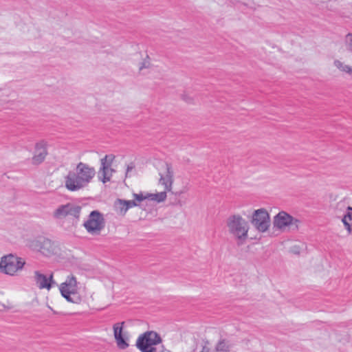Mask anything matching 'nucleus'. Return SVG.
<instances>
[{
    "instance_id": "9b49d317",
    "label": "nucleus",
    "mask_w": 352,
    "mask_h": 352,
    "mask_svg": "<svg viewBox=\"0 0 352 352\" xmlns=\"http://www.w3.org/2000/svg\"><path fill=\"white\" fill-rule=\"evenodd\" d=\"M34 281L39 289H50L54 283L53 276L51 274L49 277L41 274L39 271L34 272Z\"/></svg>"
},
{
    "instance_id": "4be33fe9",
    "label": "nucleus",
    "mask_w": 352,
    "mask_h": 352,
    "mask_svg": "<svg viewBox=\"0 0 352 352\" xmlns=\"http://www.w3.org/2000/svg\"><path fill=\"white\" fill-rule=\"evenodd\" d=\"M335 65L341 71L344 72L348 74L352 73V67L347 65H344L343 63L340 60H335Z\"/></svg>"
},
{
    "instance_id": "412c9836",
    "label": "nucleus",
    "mask_w": 352,
    "mask_h": 352,
    "mask_svg": "<svg viewBox=\"0 0 352 352\" xmlns=\"http://www.w3.org/2000/svg\"><path fill=\"white\" fill-rule=\"evenodd\" d=\"M118 202L119 205L125 206L124 212H126L129 208L138 206V203L135 200H124L118 199Z\"/></svg>"
},
{
    "instance_id": "a878e982",
    "label": "nucleus",
    "mask_w": 352,
    "mask_h": 352,
    "mask_svg": "<svg viewBox=\"0 0 352 352\" xmlns=\"http://www.w3.org/2000/svg\"><path fill=\"white\" fill-rule=\"evenodd\" d=\"M183 99L186 101L187 102H190V98H186L185 96H183Z\"/></svg>"
},
{
    "instance_id": "f257e3e1",
    "label": "nucleus",
    "mask_w": 352,
    "mask_h": 352,
    "mask_svg": "<svg viewBox=\"0 0 352 352\" xmlns=\"http://www.w3.org/2000/svg\"><path fill=\"white\" fill-rule=\"evenodd\" d=\"M95 174L94 168L80 162L76 166V171H69L65 177V188L71 192L84 188L91 182Z\"/></svg>"
},
{
    "instance_id": "dca6fc26",
    "label": "nucleus",
    "mask_w": 352,
    "mask_h": 352,
    "mask_svg": "<svg viewBox=\"0 0 352 352\" xmlns=\"http://www.w3.org/2000/svg\"><path fill=\"white\" fill-rule=\"evenodd\" d=\"M60 291L63 297H64L68 302L78 304L80 302V298L76 295L77 292L60 288Z\"/></svg>"
},
{
    "instance_id": "4468645a",
    "label": "nucleus",
    "mask_w": 352,
    "mask_h": 352,
    "mask_svg": "<svg viewBox=\"0 0 352 352\" xmlns=\"http://www.w3.org/2000/svg\"><path fill=\"white\" fill-rule=\"evenodd\" d=\"M173 172L171 171V167L169 164H166V175L163 176L160 175V182L164 186L166 190L170 191L173 184Z\"/></svg>"
},
{
    "instance_id": "6ab92c4d",
    "label": "nucleus",
    "mask_w": 352,
    "mask_h": 352,
    "mask_svg": "<svg viewBox=\"0 0 352 352\" xmlns=\"http://www.w3.org/2000/svg\"><path fill=\"white\" fill-rule=\"evenodd\" d=\"M231 344L229 341L221 339L220 340L215 346L217 352H230Z\"/></svg>"
},
{
    "instance_id": "cd10ccee",
    "label": "nucleus",
    "mask_w": 352,
    "mask_h": 352,
    "mask_svg": "<svg viewBox=\"0 0 352 352\" xmlns=\"http://www.w3.org/2000/svg\"><path fill=\"white\" fill-rule=\"evenodd\" d=\"M143 67H146V65L144 63L142 64V66L140 67V69H142Z\"/></svg>"
},
{
    "instance_id": "bb28decb",
    "label": "nucleus",
    "mask_w": 352,
    "mask_h": 352,
    "mask_svg": "<svg viewBox=\"0 0 352 352\" xmlns=\"http://www.w3.org/2000/svg\"><path fill=\"white\" fill-rule=\"evenodd\" d=\"M124 208H125V206L120 205V208L121 212H124Z\"/></svg>"
},
{
    "instance_id": "20e7f679",
    "label": "nucleus",
    "mask_w": 352,
    "mask_h": 352,
    "mask_svg": "<svg viewBox=\"0 0 352 352\" xmlns=\"http://www.w3.org/2000/svg\"><path fill=\"white\" fill-rule=\"evenodd\" d=\"M25 263L21 258L9 254L1 258L0 271L6 274L13 276L23 267Z\"/></svg>"
},
{
    "instance_id": "a211bd4d",
    "label": "nucleus",
    "mask_w": 352,
    "mask_h": 352,
    "mask_svg": "<svg viewBox=\"0 0 352 352\" xmlns=\"http://www.w3.org/2000/svg\"><path fill=\"white\" fill-rule=\"evenodd\" d=\"M348 206L344 201L338 202L334 207V213L337 218H342L343 214L347 211Z\"/></svg>"
},
{
    "instance_id": "1a4fd4ad",
    "label": "nucleus",
    "mask_w": 352,
    "mask_h": 352,
    "mask_svg": "<svg viewBox=\"0 0 352 352\" xmlns=\"http://www.w3.org/2000/svg\"><path fill=\"white\" fill-rule=\"evenodd\" d=\"M47 155V142L41 140L35 144L34 153L32 158V163L34 165L41 164Z\"/></svg>"
},
{
    "instance_id": "9d476101",
    "label": "nucleus",
    "mask_w": 352,
    "mask_h": 352,
    "mask_svg": "<svg viewBox=\"0 0 352 352\" xmlns=\"http://www.w3.org/2000/svg\"><path fill=\"white\" fill-rule=\"evenodd\" d=\"M124 322H118L113 325V335L116 341L118 347L120 349H126L129 346L127 339L122 335Z\"/></svg>"
},
{
    "instance_id": "6e6552de",
    "label": "nucleus",
    "mask_w": 352,
    "mask_h": 352,
    "mask_svg": "<svg viewBox=\"0 0 352 352\" xmlns=\"http://www.w3.org/2000/svg\"><path fill=\"white\" fill-rule=\"evenodd\" d=\"M81 209L80 206L72 204L60 205L55 210L54 217L56 219H62L67 216H71L76 221H78Z\"/></svg>"
},
{
    "instance_id": "aec40b11",
    "label": "nucleus",
    "mask_w": 352,
    "mask_h": 352,
    "mask_svg": "<svg viewBox=\"0 0 352 352\" xmlns=\"http://www.w3.org/2000/svg\"><path fill=\"white\" fill-rule=\"evenodd\" d=\"M166 191L167 190H165L163 192L155 194L148 193L147 194L148 199L157 201V203L162 202L166 199Z\"/></svg>"
},
{
    "instance_id": "393cba45",
    "label": "nucleus",
    "mask_w": 352,
    "mask_h": 352,
    "mask_svg": "<svg viewBox=\"0 0 352 352\" xmlns=\"http://www.w3.org/2000/svg\"><path fill=\"white\" fill-rule=\"evenodd\" d=\"M134 168V165L133 163L127 165L126 171V177L129 176V173Z\"/></svg>"
},
{
    "instance_id": "ddd939ff",
    "label": "nucleus",
    "mask_w": 352,
    "mask_h": 352,
    "mask_svg": "<svg viewBox=\"0 0 352 352\" xmlns=\"http://www.w3.org/2000/svg\"><path fill=\"white\" fill-rule=\"evenodd\" d=\"M293 217L287 212L282 211L274 217V226L279 229L292 223Z\"/></svg>"
},
{
    "instance_id": "f03ea898",
    "label": "nucleus",
    "mask_w": 352,
    "mask_h": 352,
    "mask_svg": "<svg viewBox=\"0 0 352 352\" xmlns=\"http://www.w3.org/2000/svg\"><path fill=\"white\" fill-rule=\"evenodd\" d=\"M162 342V340L157 332L148 331L139 336L135 346L141 352H157L155 346Z\"/></svg>"
},
{
    "instance_id": "f8f14e48",
    "label": "nucleus",
    "mask_w": 352,
    "mask_h": 352,
    "mask_svg": "<svg viewBox=\"0 0 352 352\" xmlns=\"http://www.w3.org/2000/svg\"><path fill=\"white\" fill-rule=\"evenodd\" d=\"M35 248L43 254L48 255L53 252V243L51 240L45 237H41L34 241Z\"/></svg>"
},
{
    "instance_id": "0eeeda50",
    "label": "nucleus",
    "mask_w": 352,
    "mask_h": 352,
    "mask_svg": "<svg viewBox=\"0 0 352 352\" xmlns=\"http://www.w3.org/2000/svg\"><path fill=\"white\" fill-rule=\"evenodd\" d=\"M115 160V155L113 154L106 155L100 160V168L98 171V177L105 184L109 182L115 170L111 168L113 162Z\"/></svg>"
},
{
    "instance_id": "39448f33",
    "label": "nucleus",
    "mask_w": 352,
    "mask_h": 352,
    "mask_svg": "<svg viewBox=\"0 0 352 352\" xmlns=\"http://www.w3.org/2000/svg\"><path fill=\"white\" fill-rule=\"evenodd\" d=\"M230 232L239 239H245L248 235L247 222L240 215L230 217L227 222Z\"/></svg>"
},
{
    "instance_id": "f3484780",
    "label": "nucleus",
    "mask_w": 352,
    "mask_h": 352,
    "mask_svg": "<svg viewBox=\"0 0 352 352\" xmlns=\"http://www.w3.org/2000/svg\"><path fill=\"white\" fill-rule=\"evenodd\" d=\"M60 288L77 292V280L73 275L68 276L67 280L61 283Z\"/></svg>"
},
{
    "instance_id": "2eb2a0df",
    "label": "nucleus",
    "mask_w": 352,
    "mask_h": 352,
    "mask_svg": "<svg viewBox=\"0 0 352 352\" xmlns=\"http://www.w3.org/2000/svg\"><path fill=\"white\" fill-rule=\"evenodd\" d=\"M342 222L344 228L349 233H352V207L348 206L347 211L343 214L341 218Z\"/></svg>"
},
{
    "instance_id": "7ed1b4c3",
    "label": "nucleus",
    "mask_w": 352,
    "mask_h": 352,
    "mask_svg": "<svg viewBox=\"0 0 352 352\" xmlns=\"http://www.w3.org/2000/svg\"><path fill=\"white\" fill-rule=\"evenodd\" d=\"M103 214L98 210L91 211L83 223L87 232L91 234H99L105 227Z\"/></svg>"
},
{
    "instance_id": "b1692460",
    "label": "nucleus",
    "mask_w": 352,
    "mask_h": 352,
    "mask_svg": "<svg viewBox=\"0 0 352 352\" xmlns=\"http://www.w3.org/2000/svg\"><path fill=\"white\" fill-rule=\"evenodd\" d=\"M134 200L138 202H140L144 199H148L147 195L146 196H144L142 194H133Z\"/></svg>"
},
{
    "instance_id": "423d86ee",
    "label": "nucleus",
    "mask_w": 352,
    "mask_h": 352,
    "mask_svg": "<svg viewBox=\"0 0 352 352\" xmlns=\"http://www.w3.org/2000/svg\"><path fill=\"white\" fill-rule=\"evenodd\" d=\"M252 223L258 231H267L270 225L268 212L263 208L256 210L252 214Z\"/></svg>"
},
{
    "instance_id": "5701e85b",
    "label": "nucleus",
    "mask_w": 352,
    "mask_h": 352,
    "mask_svg": "<svg viewBox=\"0 0 352 352\" xmlns=\"http://www.w3.org/2000/svg\"><path fill=\"white\" fill-rule=\"evenodd\" d=\"M346 45L349 50L352 52V34H349L346 36Z\"/></svg>"
}]
</instances>
